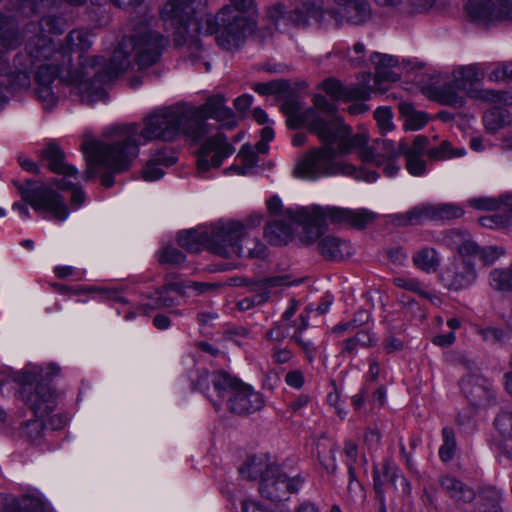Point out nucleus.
<instances>
[{
    "label": "nucleus",
    "instance_id": "42",
    "mask_svg": "<svg viewBox=\"0 0 512 512\" xmlns=\"http://www.w3.org/2000/svg\"><path fill=\"white\" fill-rule=\"evenodd\" d=\"M176 162V157L166 156L163 152L155 154L143 169V178L147 181H155L164 175V171L159 168L160 165L169 167Z\"/></svg>",
    "mask_w": 512,
    "mask_h": 512
},
{
    "label": "nucleus",
    "instance_id": "45",
    "mask_svg": "<svg viewBox=\"0 0 512 512\" xmlns=\"http://www.w3.org/2000/svg\"><path fill=\"white\" fill-rule=\"evenodd\" d=\"M170 290L179 291L177 284H169L156 290L148 296L149 302L146 304L151 309L170 308L177 304L175 298L168 295Z\"/></svg>",
    "mask_w": 512,
    "mask_h": 512
},
{
    "label": "nucleus",
    "instance_id": "53",
    "mask_svg": "<svg viewBox=\"0 0 512 512\" xmlns=\"http://www.w3.org/2000/svg\"><path fill=\"white\" fill-rule=\"evenodd\" d=\"M185 259V254L172 246H166L158 253V261L161 264L176 266L182 264Z\"/></svg>",
    "mask_w": 512,
    "mask_h": 512
},
{
    "label": "nucleus",
    "instance_id": "61",
    "mask_svg": "<svg viewBox=\"0 0 512 512\" xmlns=\"http://www.w3.org/2000/svg\"><path fill=\"white\" fill-rule=\"evenodd\" d=\"M322 451H318V458L324 467V469L329 473H334L336 471V461H335V453H336V445L330 444L328 449V456L325 457L322 455Z\"/></svg>",
    "mask_w": 512,
    "mask_h": 512
},
{
    "label": "nucleus",
    "instance_id": "24",
    "mask_svg": "<svg viewBox=\"0 0 512 512\" xmlns=\"http://www.w3.org/2000/svg\"><path fill=\"white\" fill-rule=\"evenodd\" d=\"M226 405L231 413L244 416L260 411L265 401L262 394L242 382L234 394L228 397Z\"/></svg>",
    "mask_w": 512,
    "mask_h": 512
},
{
    "label": "nucleus",
    "instance_id": "25",
    "mask_svg": "<svg viewBox=\"0 0 512 512\" xmlns=\"http://www.w3.org/2000/svg\"><path fill=\"white\" fill-rule=\"evenodd\" d=\"M0 512H50V508L40 492L34 489L21 498L0 494Z\"/></svg>",
    "mask_w": 512,
    "mask_h": 512
},
{
    "label": "nucleus",
    "instance_id": "47",
    "mask_svg": "<svg viewBox=\"0 0 512 512\" xmlns=\"http://www.w3.org/2000/svg\"><path fill=\"white\" fill-rule=\"evenodd\" d=\"M485 127L490 132H496L510 122L506 109L494 107L485 112L483 116Z\"/></svg>",
    "mask_w": 512,
    "mask_h": 512
},
{
    "label": "nucleus",
    "instance_id": "1",
    "mask_svg": "<svg viewBox=\"0 0 512 512\" xmlns=\"http://www.w3.org/2000/svg\"><path fill=\"white\" fill-rule=\"evenodd\" d=\"M65 53L56 50L50 37L36 34L27 39L24 52L14 57V64L24 68L39 65L35 73V94L45 109H52L59 98L69 89L70 96L82 103L92 104L103 100L106 92L96 84L94 71L102 57L80 56V68L69 70L66 76L59 77L60 65H64Z\"/></svg>",
    "mask_w": 512,
    "mask_h": 512
},
{
    "label": "nucleus",
    "instance_id": "37",
    "mask_svg": "<svg viewBox=\"0 0 512 512\" xmlns=\"http://www.w3.org/2000/svg\"><path fill=\"white\" fill-rule=\"evenodd\" d=\"M41 156L48 162V167L52 172L66 176H75L77 174L74 166L63 162L65 155L57 144L49 143L41 151Z\"/></svg>",
    "mask_w": 512,
    "mask_h": 512
},
{
    "label": "nucleus",
    "instance_id": "60",
    "mask_svg": "<svg viewBox=\"0 0 512 512\" xmlns=\"http://www.w3.org/2000/svg\"><path fill=\"white\" fill-rule=\"evenodd\" d=\"M238 157L242 159V164L250 172L258 162L257 153L252 149L250 145H243L239 151Z\"/></svg>",
    "mask_w": 512,
    "mask_h": 512
},
{
    "label": "nucleus",
    "instance_id": "44",
    "mask_svg": "<svg viewBox=\"0 0 512 512\" xmlns=\"http://www.w3.org/2000/svg\"><path fill=\"white\" fill-rule=\"evenodd\" d=\"M399 113L405 118L404 128L410 131L421 129L427 122V117L424 113L418 112L414 109L413 105L407 102H401L398 105Z\"/></svg>",
    "mask_w": 512,
    "mask_h": 512
},
{
    "label": "nucleus",
    "instance_id": "6",
    "mask_svg": "<svg viewBox=\"0 0 512 512\" xmlns=\"http://www.w3.org/2000/svg\"><path fill=\"white\" fill-rule=\"evenodd\" d=\"M320 141L323 143L320 148L311 150L298 161L293 171L296 177L315 180L323 176L353 175L356 172L354 165L336 160L338 155L346 154L340 152L339 140Z\"/></svg>",
    "mask_w": 512,
    "mask_h": 512
},
{
    "label": "nucleus",
    "instance_id": "2",
    "mask_svg": "<svg viewBox=\"0 0 512 512\" xmlns=\"http://www.w3.org/2000/svg\"><path fill=\"white\" fill-rule=\"evenodd\" d=\"M187 105L159 109L143 120V127L136 123L115 128L117 139L113 143L87 141L82 150L87 160L85 180L95 177V167H104L114 173L126 171L138 155V146L153 140L173 141L184 133L192 138V128Z\"/></svg>",
    "mask_w": 512,
    "mask_h": 512
},
{
    "label": "nucleus",
    "instance_id": "10",
    "mask_svg": "<svg viewBox=\"0 0 512 512\" xmlns=\"http://www.w3.org/2000/svg\"><path fill=\"white\" fill-rule=\"evenodd\" d=\"M460 206L451 203H423L412 207L405 213L389 216L390 223L397 227L422 225L425 221H448L462 217Z\"/></svg>",
    "mask_w": 512,
    "mask_h": 512
},
{
    "label": "nucleus",
    "instance_id": "54",
    "mask_svg": "<svg viewBox=\"0 0 512 512\" xmlns=\"http://www.w3.org/2000/svg\"><path fill=\"white\" fill-rule=\"evenodd\" d=\"M392 117L393 114L390 107H379L375 110L374 118L382 134L390 132L394 129Z\"/></svg>",
    "mask_w": 512,
    "mask_h": 512
},
{
    "label": "nucleus",
    "instance_id": "32",
    "mask_svg": "<svg viewBox=\"0 0 512 512\" xmlns=\"http://www.w3.org/2000/svg\"><path fill=\"white\" fill-rule=\"evenodd\" d=\"M317 250L325 260L339 261L352 254L350 243L336 236H325L317 243Z\"/></svg>",
    "mask_w": 512,
    "mask_h": 512
},
{
    "label": "nucleus",
    "instance_id": "27",
    "mask_svg": "<svg viewBox=\"0 0 512 512\" xmlns=\"http://www.w3.org/2000/svg\"><path fill=\"white\" fill-rule=\"evenodd\" d=\"M287 20L297 27H306L313 20L320 27L330 26V19L322 4L305 2L300 7L288 12Z\"/></svg>",
    "mask_w": 512,
    "mask_h": 512
},
{
    "label": "nucleus",
    "instance_id": "40",
    "mask_svg": "<svg viewBox=\"0 0 512 512\" xmlns=\"http://www.w3.org/2000/svg\"><path fill=\"white\" fill-rule=\"evenodd\" d=\"M412 261L416 268L426 273H434L440 266V258L436 249L422 247L412 255Z\"/></svg>",
    "mask_w": 512,
    "mask_h": 512
},
{
    "label": "nucleus",
    "instance_id": "29",
    "mask_svg": "<svg viewBox=\"0 0 512 512\" xmlns=\"http://www.w3.org/2000/svg\"><path fill=\"white\" fill-rule=\"evenodd\" d=\"M474 512H504L502 508L503 493L493 485H481L475 491Z\"/></svg>",
    "mask_w": 512,
    "mask_h": 512
},
{
    "label": "nucleus",
    "instance_id": "39",
    "mask_svg": "<svg viewBox=\"0 0 512 512\" xmlns=\"http://www.w3.org/2000/svg\"><path fill=\"white\" fill-rule=\"evenodd\" d=\"M178 244L189 252H199L202 249L208 250V231L191 229L182 231L177 237Z\"/></svg>",
    "mask_w": 512,
    "mask_h": 512
},
{
    "label": "nucleus",
    "instance_id": "38",
    "mask_svg": "<svg viewBox=\"0 0 512 512\" xmlns=\"http://www.w3.org/2000/svg\"><path fill=\"white\" fill-rule=\"evenodd\" d=\"M92 46L91 34L84 30H72L65 37V46L61 52L65 53L64 64L71 62L72 52H85Z\"/></svg>",
    "mask_w": 512,
    "mask_h": 512
},
{
    "label": "nucleus",
    "instance_id": "11",
    "mask_svg": "<svg viewBox=\"0 0 512 512\" xmlns=\"http://www.w3.org/2000/svg\"><path fill=\"white\" fill-rule=\"evenodd\" d=\"M347 153L357 150L359 158L365 163L381 166L386 160L397 159L403 153L404 141L394 143L388 139H377L373 145L368 146V137L365 133L350 134L347 137Z\"/></svg>",
    "mask_w": 512,
    "mask_h": 512
},
{
    "label": "nucleus",
    "instance_id": "14",
    "mask_svg": "<svg viewBox=\"0 0 512 512\" xmlns=\"http://www.w3.org/2000/svg\"><path fill=\"white\" fill-rule=\"evenodd\" d=\"M241 384V380L226 371L217 370L211 373L202 371L193 383V388L204 392L215 409L219 410L222 406V399L234 394Z\"/></svg>",
    "mask_w": 512,
    "mask_h": 512
},
{
    "label": "nucleus",
    "instance_id": "21",
    "mask_svg": "<svg viewBox=\"0 0 512 512\" xmlns=\"http://www.w3.org/2000/svg\"><path fill=\"white\" fill-rule=\"evenodd\" d=\"M281 111L286 116L287 126L291 129H298L305 126L317 137H323L322 127L324 123L317 118L316 111L308 108L302 111L300 101L294 98L286 99L281 105Z\"/></svg>",
    "mask_w": 512,
    "mask_h": 512
},
{
    "label": "nucleus",
    "instance_id": "31",
    "mask_svg": "<svg viewBox=\"0 0 512 512\" xmlns=\"http://www.w3.org/2000/svg\"><path fill=\"white\" fill-rule=\"evenodd\" d=\"M494 427L499 450L512 459V410L501 409L494 419Z\"/></svg>",
    "mask_w": 512,
    "mask_h": 512
},
{
    "label": "nucleus",
    "instance_id": "20",
    "mask_svg": "<svg viewBox=\"0 0 512 512\" xmlns=\"http://www.w3.org/2000/svg\"><path fill=\"white\" fill-rule=\"evenodd\" d=\"M234 147L227 142L223 133H217L208 138L199 149L197 171L199 174L207 172L210 167L218 168L223 160L234 153Z\"/></svg>",
    "mask_w": 512,
    "mask_h": 512
},
{
    "label": "nucleus",
    "instance_id": "50",
    "mask_svg": "<svg viewBox=\"0 0 512 512\" xmlns=\"http://www.w3.org/2000/svg\"><path fill=\"white\" fill-rule=\"evenodd\" d=\"M465 154L464 149H452L448 141H442L439 146L428 148L426 155L429 159L440 161L452 157H460Z\"/></svg>",
    "mask_w": 512,
    "mask_h": 512
},
{
    "label": "nucleus",
    "instance_id": "41",
    "mask_svg": "<svg viewBox=\"0 0 512 512\" xmlns=\"http://www.w3.org/2000/svg\"><path fill=\"white\" fill-rule=\"evenodd\" d=\"M323 90L334 100L350 101L361 98L363 91L355 88H348L336 79H326L321 84Z\"/></svg>",
    "mask_w": 512,
    "mask_h": 512
},
{
    "label": "nucleus",
    "instance_id": "64",
    "mask_svg": "<svg viewBox=\"0 0 512 512\" xmlns=\"http://www.w3.org/2000/svg\"><path fill=\"white\" fill-rule=\"evenodd\" d=\"M429 140L427 137L418 135L415 137L413 144L411 147H408L407 144L404 142V148L403 152L407 153H415L416 155H422L424 152L427 151Z\"/></svg>",
    "mask_w": 512,
    "mask_h": 512
},
{
    "label": "nucleus",
    "instance_id": "58",
    "mask_svg": "<svg viewBox=\"0 0 512 512\" xmlns=\"http://www.w3.org/2000/svg\"><path fill=\"white\" fill-rule=\"evenodd\" d=\"M385 477L390 478L394 485H397V482H399L404 494L409 495L411 493L410 483L399 473L397 468H392L389 464L385 465Z\"/></svg>",
    "mask_w": 512,
    "mask_h": 512
},
{
    "label": "nucleus",
    "instance_id": "52",
    "mask_svg": "<svg viewBox=\"0 0 512 512\" xmlns=\"http://www.w3.org/2000/svg\"><path fill=\"white\" fill-rule=\"evenodd\" d=\"M38 25L41 32L61 34L65 30L66 23L61 17L48 15L42 17Z\"/></svg>",
    "mask_w": 512,
    "mask_h": 512
},
{
    "label": "nucleus",
    "instance_id": "9",
    "mask_svg": "<svg viewBox=\"0 0 512 512\" xmlns=\"http://www.w3.org/2000/svg\"><path fill=\"white\" fill-rule=\"evenodd\" d=\"M187 113L191 123L190 130L192 139L198 140L206 133V119L212 118L218 122H222V126L232 129L236 126L233 111L226 107L225 99L222 95L210 96L206 102L199 106L193 107L187 105Z\"/></svg>",
    "mask_w": 512,
    "mask_h": 512
},
{
    "label": "nucleus",
    "instance_id": "15",
    "mask_svg": "<svg viewBox=\"0 0 512 512\" xmlns=\"http://www.w3.org/2000/svg\"><path fill=\"white\" fill-rule=\"evenodd\" d=\"M303 480L300 476L288 477L276 464L268 469L262 481L259 482L260 495L274 503L287 500L292 493H296Z\"/></svg>",
    "mask_w": 512,
    "mask_h": 512
},
{
    "label": "nucleus",
    "instance_id": "57",
    "mask_svg": "<svg viewBox=\"0 0 512 512\" xmlns=\"http://www.w3.org/2000/svg\"><path fill=\"white\" fill-rule=\"evenodd\" d=\"M468 95L473 98L493 103L502 102L504 100L503 92L490 89L468 91Z\"/></svg>",
    "mask_w": 512,
    "mask_h": 512
},
{
    "label": "nucleus",
    "instance_id": "51",
    "mask_svg": "<svg viewBox=\"0 0 512 512\" xmlns=\"http://www.w3.org/2000/svg\"><path fill=\"white\" fill-rule=\"evenodd\" d=\"M294 330L293 322L279 320L266 332V338L270 341L282 342L287 338L291 339Z\"/></svg>",
    "mask_w": 512,
    "mask_h": 512
},
{
    "label": "nucleus",
    "instance_id": "62",
    "mask_svg": "<svg viewBox=\"0 0 512 512\" xmlns=\"http://www.w3.org/2000/svg\"><path fill=\"white\" fill-rule=\"evenodd\" d=\"M458 253L460 255L459 259H469L471 260L472 256L479 255L480 253V247L472 240L465 239L459 246H458Z\"/></svg>",
    "mask_w": 512,
    "mask_h": 512
},
{
    "label": "nucleus",
    "instance_id": "34",
    "mask_svg": "<svg viewBox=\"0 0 512 512\" xmlns=\"http://www.w3.org/2000/svg\"><path fill=\"white\" fill-rule=\"evenodd\" d=\"M275 465L268 455H254L242 464L239 473L244 479L262 481L268 469H273Z\"/></svg>",
    "mask_w": 512,
    "mask_h": 512
},
{
    "label": "nucleus",
    "instance_id": "19",
    "mask_svg": "<svg viewBox=\"0 0 512 512\" xmlns=\"http://www.w3.org/2000/svg\"><path fill=\"white\" fill-rule=\"evenodd\" d=\"M323 213L322 207L313 206L309 208L302 207L295 211L287 209L284 216L303 226L301 241L304 244H311L324 233L325 219Z\"/></svg>",
    "mask_w": 512,
    "mask_h": 512
},
{
    "label": "nucleus",
    "instance_id": "16",
    "mask_svg": "<svg viewBox=\"0 0 512 512\" xmlns=\"http://www.w3.org/2000/svg\"><path fill=\"white\" fill-rule=\"evenodd\" d=\"M332 8H325L330 25L336 28L344 24L363 25L372 16V9L368 0H331Z\"/></svg>",
    "mask_w": 512,
    "mask_h": 512
},
{
    "label": "nucleus",
    "instance_id": "55",
    "mask_svg": "<svg viewBox=\"0 0 512 512\" xmlns=\"http://www.w3.org/2000/svg\"><path fill=\"white\" fill-rule=\"evenodd\" d=\"M402 155L406 158V168L408 172L414 176H421L426 170V162L421 158V155L415 153L403 152Z\"/></svg>",
    "mask_w": 512,
    "mask_h": 512
},
{
    "label": "nucleus",
    "instance_id": "4",
    "mask_svg": "<svg viewBox=\"0 0 512 512\" xmlns=\"http://www.w3.org/2000/svg\"><path fill=\"white\" fill-rule=\"evenodd\" d=\"M166 45L167 40L160 33L147 23H141L130 36L122 38L107 63L103 65V59L100 61L94 71L96 84L102 86L124 73L130 67L131 53L140 69L152 66L158 62Z\"/></svg>",
    "mask_w": 512,
    "mask_h": 512
},
{
    "label": "nucleus",
    "instance_id": "43",
    "mask_svg": "<svg viewBox=\"0 0 512 512\" xmlns=\"http://www.w3.org/2000/svg\"><path fill=\"white\" fill-rule=\"evenodd\" d=\"M234 256L265 260L268 257V248L257 238H247L243 236L240 242V252L235 253Z\"/></svg>",
    "mask_w": 512,
    "mask_h": 512
},
{
    "label": "nucleus",
    "instance_id": "63",
    "mask_svg": "<svg viewBox=\"0 0 512 512\" xmlns=\"http://www.w3.org/2000/svg\"><path fill=\"white\" fill-rule=\"evenodd\" d=\"M393 283L399 288L425 294L423 291H421V283L415 278L396 277L393 279Z\"/></svg>",
    "mask_w": 512,
    "mask_h": 512
},
{
    "label": "nucleus",
    "instance_id": "48",
    "mask_svg": "<svg viewBox=\"0 0 512 512\" xmlns=\"http://www.w3.org/2000/svg\"><path fill=\"white\" fill-rule=\"evenodd\" d=\"M442 445L439 448V457L443 462L451 461L456 453L457 442L455 432L451 427H444L441 431Z\"/></svg>",
    "mask_w": 512,
    "mask_h": 512
},
{
    "label": "nucleus",
    "instance_id": "12",
    "mask_svg": "<svg viewBox=\"0 0 512 512\" xmlns=\"http://www.w3.org/2000/svg\"><path fill=\"white\" fill-rule=\"evenodd\" d=\"M208 231V251L224 257H233L240 252V242L244 236V226L239 221H218Z\"/></svg>",
    "mask_w": 512,
    "mask_h": 512
},
{
    "label": "nucleus",
    "instance_id": "26",
    "mask_svg": "<svg viewBox=\"0 0 512 512\" xmlns=\"http://www.w3.org/2000/svg\"><path fill=\"white\" fill-rule=\"evenodd\" d=\"M323 212L325 220L329 218L333 223L347 224L358 229L365 228L375 219V214L366 209L326 207L323 208Z\"/></svg>",
    "mask_w": 512,
    "mask_h": 512
},
{
    "label": "nucleus",
    "instance_id": "3",
    "mask_svg": "<svg viewBox=\"0 0 512 512\" xmlns=\"http://www.w3.org/2000/svg\"><path fill=\"white\" fill-rule=\"evenodd\" d=\"M255 0H231L235 9L226 6L216 15H206L200 20L194 15L206 0H169L161 10V19L166 29L174 30V45L180 47L187 42L197 45L192 32L203 35L216 34L217 44L227 51L238 50L255 28V23L241 14L250 11Z\"/></svg>",
    "mask_w": 512,
    "mask_h": 512
},
{
    "label": "nucleus",
    "instance_id": "23",
    "mask_svg": "<svg viewBox=\"0 0 512 512\" xmlns=\"http://www.w3.org/2000/svg\"><path fill=\"white\" fill-rule=\"evenodd\" d=\"M474 263L469 259H454L440 274V279L449 290L459 291L470 287L476 280Z\"/></svg>",
    "mask_w": 512,
    "mask_h": 512
},
{
    "label": "nucleus",
    "instance_id": "59",
    "mask_svg": "<svg viewBox=\"0 0 512 512\" xmlns=\"http://www.w3.org/2000/svg\"><path fill=\"white\" fill-rule=\"evenodd\" d=\"M348 492L352 498H363L364 497V491L362 488V485L359 481L356 479L355 474V468L352 466V463L349 464V470H348Z\"/></svg>",
    "mask_w": 512,
    "mask_h": 512
},
{
    "label": "nucleus",
    "instance_id": "7",
    "mask_svg": "<svg viewBox=\"0 0 512 512\" xmlns=\"http://www.w3.org/2000/svg\"><path fill=\"white\" fill-rule=\"evenodd\" d=\"M22 42L17 24L0 13V75H7V89L11 92L26 90L30 87L29 70L31 68L15 66L16 71H10L7 55Z\"/></svg>",
    "mask_w": 512,
    "mask_h": 512
},
{
    "label": "nucleus",
    "instance_id": "46",
    "mask_svg": "<svg viewBox=\"0 0 512 512\" xmlns=\"http://www.w3.org/2000/svg\"><path fill=\"white\" fill-rule=\"evenodd\" d=\"M459 91L460 90H458L454 85L453 79L449 83H446L445 85L437 88L435 95L441 104L460 108L464 105L465 100L462 96L459 95Z\"/></svg>",
    "mask_w": 512,
    "mask_h": 512
},
{
    "label": "nucleus",
    "instance_id": "5",
    "mask_svg": "<svg viewBox=\"0 0 512 512\" xmlns=\"http://www.w3.org/2000/svg\"><path fill=\"white\" fill-rule=\"evenodd\" d=\"M59 372V366L51 363L46 368L29 365L18 374L17 380L22 385L21 395L36 416L21 427L22 437L31 441L42 437L45 429L43 418L56 407V396L49 386V380Z\"/></svg>",
    "mask_w": 512,
    "mask_h": 512
},
{
    "label": "nucleus",
    "instance_id": "30",
    "mask_svg": "<svg viewBox=\"0 0 512 512\" xmlns=\"http://www.w3.org/2000/svg\"><path fill=\"white\" fill-rule=\"evenodd\" d=\"M288 275H277L264 278L236 276L229 279V285L246 287L249 292H258L261 289H274L290 285Z\"/></svg>",
    "mask_w": 512,
    "mask_h": 512
},
{
    "label": "nucleus",
    "instance_id": "17",
    "mask_svg": "<svg viewBox=\"0 0 512 512\" xmlns=\"http://www.w3.org/2000/svg\"><path fill=\"white\" fill-rule=\"evenodd\" d=\"M468 204L478 210L500 211L491 216L479 218V223L487 228H504L512 225V195H503L500 198L478 197L472 198Z\"/></svg>",
    "mask_w": 512,
    "mask_h": 512
},
{
    "label": "nucleus",
    "instance_id": "36",
    "mask_svg": "<svg viewBox=\"0 0 512 512\" xmlns=\"http://www.w3.org/2000/svg\"><path fill=\"white\" fill-rule=\"evenodd\" d=\"M452 76L454 78V85L458 90L473 91L471 86L477 82H480L484 76V70L479 64H470L467 66H460L456 68Z\"/></svg>",
    "mask_w": 512,
    "mask_h": 512
},
{
    "label": "nucleus",
    "instance_id": "22",
    "mask_svg": "<svg viewBox=\"0 0 512 512\" xmlns=\"http://www.w3.org/2000/svg\"><path fill=\"white\" fill-rule=\"evenodd\" d=\"M462 394L473 407H485L494 400L492 383L481 373H470L459 382Z\"/></svg>",
    "mask_w": 512,
    "mask_h": 512
},
{
    "label": "nucleus",
    "instance_id": "56",
    "mask_svg": "<svg viewBox=\"0 0 512 512\" xmlns=\"http://www.w3.org/2000/svg\"><path fill=\"white\" fill-rule=\"evenodd\" d=\"M371 345V338L365 332L357 333L354 337L344 341V352L348 354H354L357 351V347Z\"/></svg>",
    "mask_w": 512,
    "mask_h": 512
},
{
    "label": "nucleus",
    "instance_id": "8",
    "mask_svg": "<svg viewBox=\"0 0 512 512\" xmlns=\"http://www.w3.org/2000/svg\"><path fill=\"white\" fill-rule=\"evenodd\" d=\"M12 183L21 195L22 200L35 211L48 212L59 221L68 217V208L63 198L50 185L33 180L24 182L13 180Z\"/></svg>",
    "mask_w": 512,
    "mask_h": 512
},
{
    "label": "nucleus",
    "instance_id": "49",
    "mask_svg": "<svg viewBox=\"0 0 512 512\" xmlns=\"http://www.w3.org/2000/svg\"><path fill=\"white\" fill-rule=\"evenodd\" d=\"M294 331L291 335V341L298 344L307 354L313 353L312 343L310 341H304L299 334L305 331L309 326V314H300L297 319L293 322Z\"/></svg>",
    "mask_w": 512,
    "mask_h": 512
},
{
    "label": "nucleus",
    "instance_id": "18",
    "mask_svg": "<svg viewBox=\"0 0 512 512\" xmlns=\"http://www.w3.org/2000/svg\"><path fill=\"white\" fill-rule=\"evenodd\" d=\"M468 16L483 24L512 20V0H467Z\"/></svg>",
    "mask_w": 512,
    "mask_h": 512
},
{
    "label": "nucleus",
    "instance_id": "33",
    "mask_svg": "<svg viewBox=\"0 0 512 512\" xmlns=\"http://www.w3.org/2000/svg\"><path fill=\"white\" fill-rule=\"evenodd\" d=\"M439 485L451 499L457 502L471 503L476 497L474 489L451 475L441 476Z\"/></svg>",
    "mask_w": 512,
    "mask_h": 512
},
{
    "label": "nucleus",
    "instance_id": "13",
    "mask_svg": "<svg viewBox=\"0 0 512 512\" xmlns=\"http://www.w3.org/2000/svg\"><path fill=\"white\" fill-rule=\"evenodd\" d=\"M313 103L316 108V116L323 123V137L320 140L330 141L339 140V150L341 153H347L348 141L347 137L351 134V128L346 126L342 118L337 115L336 106L329 102L323 95H315Z\"/></svg>",
    "mask_w": 512,
    "mask_h": 512
},
{
    "label": "nucleus",
    "instance_id": "28",
    "mask_svg": "<svg viewBox=\"0 0 512 512\" xmlns=\"http://www.w3.org/2000/svg\"><path fill=\"white\" fill-rule=\"evenodd\" d=\"M370 60L375 66L374 85L377 89L383 90L382 83H394L399 80V75L393 71V68L399 64L395 56L375 52L371 54Z\"/></svg>",
    "mask_w": 512,
    "mask_h": 512
},
{
    "label": "nucleus",
    "instance_id": "35",
    "mask_svg": "<svg viewBox=\"0 0 512 512\" xmlns=\"http://www.w3.org/2000/svg\"><path fill=\"white\" fill-rule=\"evenodd\" d=\"M293 221L274 220L269 222L264 231V237L274 246L288 244L294 237Z\"/></svg>",
    "mask_w": 512,
    "mask_h": 512
}]
</instances>
